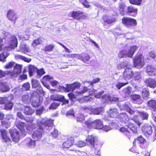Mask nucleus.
I'll use <instances>...</instances> for the list:
<instances>
[{
  "instance_id": "1",
  "label": "nucleus",
  "mask_w": 156,
  "mask_h": 156,
  "mask_svg": "<svg viewBox=\"0 0 156 156\" xmlns=\"http://www.w3.org/2000/svg\"><path fill=\"white\" fill-rule=\"evenodd\" d=\"M53 121L47 118L41 119H39L37 121V124L39 126L37 130L34 131L32 135V137L35 141H38L41 138L43 130L46 128L47 129L49 127H51L53 125Z\"/></svg>"
},
{
  "instance_id": "2",
  "label": "nucleus",
  "mask_w": 156,
  "mask_h": 156,
  "mask_svg": "<svg viewBox=\"0 0 156 156\" xmlns=\"http://www.w3.org/2000/svg\"><path fill=\"white\" fill-rule=\"evenodd\" d=\"M138 48V46L136 45H133L130 47L129 50L128 51L124 50L122 51L119 54V57L120 58L125 57L132 58Z\"/></svg>"
},
{
  "instance_id": "3",
  "label": "nucleus",
  "mask_w": 156,
  "mask_h": 156,
  "mask_svg": "<svg viewBox=\"0 0 156 156\" xmlns=\"http://www.w3.org/2000/svg\"><path fill=\"white\" fill-rule=\"evenodd\" d=\"M122 23L129 29H133L137 24L136 20L127 17H124L122 19Z\"/></svg>"
},
{
  "instance_id": "4",
  "label": "nucleus",
  "mask_w": 156,
  "mask_h": 156,
  "mask_svg": "<svg viewBox=\"0 0 156 156\" xmlns=\"http://www.w3.org/2000/svg\"><path fill=\"white\" fill-rule=\"evenodd\" d=\"M85 124L89 128H93L100 129H102L103 127V122L100 119H97L91 122L90 121H86L85 122Z\"/></svg>"
},
{
  "instance_id": "5",
  "label": "nucleus",
  "mask_w": 156,
  "mask_h": 156,
  "mask_svg": "<svg viewBox=\"0 0 156 156\" xmlns=\"http://www.w3.org/2000/svg\"><path fill=\"white\" fill-rule=\"evenodd\" d=\"M133 61L134 66L139 69L142 68L145 64L144 58L141 55H136Z\"/></svg>"
},
{
  "instance_id": "6",
  "label": "nucleus",
  "mask_w": 156,
  "mask_h": 156,
  "mask_svg": "<svg viewBox=\"0 0 156 156\" xmlns=\"http://www.w3.org/2000/svg\"><path fill=\"white\" fill-rule=\"evenodd\" d=\"M86 141L91 147L95 149H97L99 147L97 137L94 135L88 136L86 139Z\"/></svg>"
},
{
  "instance_id": "7",
  "label": "nucleus",
  "mask_w": 156,
  "mask_h": 156,
  "mask_svg": "<svg viewBox=\"0 0 156 156\" xmlns=\"http://www.w3.org/2000/svg\"><path fill=\"white\" fill-rule=\"evenodd\" d=\"M31 101L33 106L35 108L37 107L40 105V101L39 95L36 91H32L31 92Z\"/></svg>"
},
{
  "instance_id": "8",
  "label": "nucleus",
  "mask_w": 156,
  "mask_h": 156,
  "mask_svg": "<svg viewBox=\"0 0 156 156\" xmlns=\"http://www.w3.org/2000/svg\"><path fill=\"white\" fill-rule=\"evenodd\" d=\"M80 85L81 84L79 83L75 82L72 84H67L66 87H60V89L66 92H69L71 90L73 92L76 89L79 88Z\"/></svg>"
},
{
  "instance_id": "9",
  "label": "nucleus",
  "mask_w": 156,
  "mask_h": 156,
  "mask_svg": "<svg viewBox=\"0 0 156 156\" xmlns=\"http://www.w3.org/2000/svg\"><path fill=\"white\" fill-rule=\"evenodd\" d=\"M128 109L129 110L127 111V112L131 115H133L135 116L134 118L133 119H131V120L135 122L138 126H140L142 123V122H141L140 120H139L138 119V118H136V116L138 115V114L139 113V112L137 110L133 111L130 108ZM139 117H138V118Z\"/></svg>"
},
{
  "instance_id": "10",
  "label": "nucleus",
  "mask_w": 156,
  "mask_h": 156,
  "mask_svg": "<svg viewBox=\"0 0 156 156\" xmlns=\"http://www.w3.org/2000/svg\"><path fill=\"white\" fill-rule=\"evenodd\" d=\"M12 139L13 141L17 142L19 140V130L14 129L10 131Z\"/></svg>"
},
{
  "instance_id": "11",
  "label": "nucleus",
  "mask_w": 156,
  "mask_h": 156,
  "mask_svg": "<svg viewBox=\"0 0 156 156\" xmlns=\"http://www.w3.org/2000/svg\"><path fill=\"white\" fill-rule=\"evenodd\" d=\"M142 129L145 135L147 137L151 135L153 132L152 126L148 124H144L142 127Z\"/></svg>"
},
{
  "instance_id": "12",
  "label": "nucleus",
  "mask_w": 156,
  "mask_h": 156,
  "mask_svg": "<svg viewBox=\"0 0 156 156\" xmlns=\"http://www.w3.org/2000/svg\"><path fill=\"white\" fill-rule=\"evenodd\" d=\"M123 76L126 80H130L133 76L132 70L131 68L126 69L123 73Z\"/></svg>"
},
{
  "instance_id": "13",
  "label": "nucleus",
  "mask_w": 156,
  "mask_h": 156,
  "mask_svg": "<svg viewBox=\"0 0 156 156\" xmlns=\"http://www.w3.org/2000/svg\"><path fill=\"white\" fill-rule=\"evenodd\" d=\"M119 121L123 123H126L130 121L128 116L126 113L123 112L120 114L118 116Z\"/></svg>"
},
{
  "instance_id": "14",
  "label": "nucleus",
  "mask_w": 156,
  "mask_h": 156,
  "mask_svg": "<svg viewBox=\"0 0 156 156\" xmlns=\"http://www.w3.org/2000/svg\"><path fill=\"white\" fill-rule=\"evenodd\" d=\"M132 93V88L130 87H127L124 88L122 91V94L125 98L130 97Z\"/></svg>"
},
{
  "instance_id": "15",
  "label": "nucleus",
  "mask_w": 156,
  "mask_h": 156,
  "mask_svg": "<svg viewBox=\"0 0 156 156\" xmlns=\"http://www.w3.org/2000/svg\"><path fill=\"white\" fill-rule=\"evenodd\" d=\"M87 91V88L86 87H83V90L81 91L78 90H77L76 91H73V92L75 93V94L73 93H69L68 94V96L70 98H72L74 97L75 95L79 96L80 95H82Z\"/></svg>"
},
{
  "instance_id": "16",
  "label": "nucleus",
  "mask_w": 156,
  "mask_h": 156,
  "mask_svg": "<svg viewBox=\"0 0 156 156\" xmlns=\"http://www.w3.org/2000/svg\"><path fill=\"white\" fill-rule=\"evenodd\" d=\"M131 99L134 103L138 105L141 104L143 102L139 94H134L132 95L131 96Z\"/></svg>"
},
{
  "instance_id": "17",
  "label": "nucleus",
  "mask_w": 156,
  "mask_h": 156,
  "mask_svg": "<svg viewBox=\"0 0 156 156\" xmlns=\"http://www.w3.org/2000/svg\"><path fill=\"white\" fill-rule=\"evenodd\" d=\"M146 85L150 87L154 88L156 87V80L151 78H148L145 81Z\"/></svg>"
},
{
  "instance_id": "18",
  "label": "nucleus",
  "mask_w": 156,
  "mask_h": 156,
  "mask_svg": "<svg viewBox=\"0 0 156 156\" xmlns=\"http://www.w3.org/2000/svg\"><path fill=\"white\" fill-rule=\"evenodd\" d=\"M128 14L130 16H135L137 13V8L132 6H128L127 8Z\"/></svg>"
},
{
  "instance_id": "19",
  "label": "nucleus",
  "mask_w": 156,
  "mask_h": 156,
  "mask_svg": "<svg viewBox=\"0 0 156 156\" xmlns=\"http://www.w3.org/2000/svg\"><path fill=\"white\" fill-rule=\"evenodd\" d=\"M71 16L73 18L77 20L83 18L84 16L83 12L80 11H73L72 13Z\"/></svg>"
},
{
  "instance_id": "20",
  "label": "nucleus",
  "mask_w": 156,
  "mask_h": 156,
  "mask_svg": "<svg viewBox=\"0 0 156 156\" xmlns=\"http://www.w3.org/2000/svg\"><path fill=\"white\" fill-rule=\"evenodd\" d=\"M7 16L9 19L11 20H15L17 18L16 13L12 10L8 11Z\"/></svg>"
},
{
  "instance_id": "21",
  "label": "nucleus",
  "mask_w": 156,
  "mask_h": 156,
  "mask_svg": "<svg viewBox=\"0 0 156 156\" xmlns=\"http://www.w3.org/2000/svg\"><path fill=\"white\" fill-rule=\"evenodd\" d=\"M146 142V140L141 136H140L138 137L137 139H135L133 142V145H135L136 143H139L141 144L140 147L142 148H143V146L142 145L144 144Z\"/></svg>"
},
{
  "instance_id": "22",
  "label": "nucleus",
  "mask_w": 156,
  "mask_h": 156,
  "mask_svg": "<svg viewBox=\"0 0 156 156\" xmlns=\"http://www.w3.org/2000/svg\"><path fill=\"white\" fill-rule=\"evenodd\" d=\"M0 132L3 142H6L10 141V139L7 135V131L6 130L3 129H1L0 130Z\"/></svg>"
},
{
  "instance_id": "23",
  "label": "nucleus",
  "mask_w": 156,
  "mask_h": 156,
  "mask_svg": "<svg viewBox=\"0 0 156 156\" xmlns=\"http://www.w3.org/2000/svg\"><path fill=\"white\" fill-rule=\"evenodd\" d=\"M105 22L107 24H111L116 21V18L114 16H105L103 17Z\"/></svg>"
},
{
  "instance_id": "24",
  "label": "nucleus",
  "mask_w": 156,
  "mask_h": 156,
  "mask_svg": "<svg viewBox=\"0 0 156 156\" xmlns=\"http://www.w3.org/2000/svg\"><path fill=\"white\" fill-rule=\"evenodd\" d=\"M43 80H44L47 81H49L50 83L53 87L56 86L58 83V81L55 80H51L53 79V77L51 76H50L48 75H46L43 77Z\"/></svg>"
},
{
  "instance_id": "25",
  "label": "nucleus",
  "mask_w": 156,
  "mask_h": 156,
  "mask_svg": "<svg viewBox=\"0 0 156 156\" xmlns=\"http://www.w3.org/2000/svg\"><path fill=\"white\" fill-rule=\"evenodd\" d=\"M146 70L147 73L150 76H152L156 74V69L151 66H147Z\"/></svg>"
},
{
  "instance_id": "26",
  "label": "nucleus",
  "mask_w": 156,
  "mask_h": 156,
  "mask_svg": "<svg viewBox=\"0 0 156 156\" xmlns=\"http://www.w3.org/2000/svg\"><path fill=\"white\" fill-rule=\"evenodd\" d=\"M109 115L113 118H116L119 116L118 109L115 108H111L109 110Z\"/></svg>"
},
{
  "instance_id": "27",
  "label": "nucleus",
  "mask_w": 156,
  "mask_h": 156,
  "mask_svg": "<svg viewBox=\"0 0 156 156\" xmlns=\"http://www.w3.org/2000/svg\"><path fill=\"white\" fill-rule=\"evenodd\" d=\"M10 87L6 83H0V90L3 92H7L9 90Z\"/></svg>"
},
{
  "instance_id": "28",
  "label": "nucleus",
  "mask_w": 156,
  "mask_h": 156,
  "mask_svg": "<svg viewBox=\"0 0 156 156\" xmlns=\"http://www.w3.org/2000/svg\"><path fill=\"white\" fill-rule=\"evenodd\" d=\"M34 110L29 106H24L23 112L24 114L28 115H31L34 113Z\"/></svg>"
},
{
  "instance_id": "29",
  "label": "nucleus",
  "mask_w": 156,
  "mask_h": 156,
  "mask_svg": "<svg viewBox=\"0 0 156 156\" xmlns=\"http://www.w3.org/2000/svg\"><path fill=\"white\" fill-rule=\"evenodd\" d=\"M36 141L33 140L30 138H27L26 140V142L27 143V146L30 148H33L35 146Z\"/></svg>"
},
{
  "instance_id": "30",
  "label": "nucleus",
  "mask_w": 156,
  "mask_h": 156,
  "mask_svg": "<svg viewBox=\"0 0 156 156\" xmlns=\"http://www.w3.org/2000/svg\"><path fill=\"white\" fill-rule=\"evenodd\" d=\"M22 66L20 65H17L16 63L14 66V70L13 72V75L19 74L20 73Z\"/></svg>"
},
{
  "instance_id": "31",
  "label": "nucleus",
  "mask_w": 156,
  "mask_h": 156,
  "mask_svg": "<svg viewBox=\"0 0 156 156\" xmlns=\"http://www.w3.org/2000/svg\"><path fill=\"white\" fill-rule=\"evenodd\" d=\"M51 99L55 101H62L64 99V97L61 95L54 94L51 96Z\"/></svg>"
},
{
  "instance_id": "32",
  "label": "nucleus",
  "mask_w": 156,
  "mask_h": 156,
  "mask_svg": "<svg viewBox=\"0 0 156 156\" xmlns=\"http://www.w3.org/2000/svg\"><path fill=\"white\" fill-rule=\"evenodd\" d=\"M20 49L21 52L24 53H26L27 52H29L30 51V49L28 46L24 43L21 44L20 47Z\"/></svg>"
},
{
  "instance_id": "33",
  "label": "nucleus",
  "mask_w": 156,
  "mask_h": 156,
  "mask_svg": "<svg viewBox=\"0 0 156 156\" xmlns=\"http://www.w3.org/2000/svg\"><path fill=\"white\" fill-rule=\"evenodd\" d=\"M28 71L30 76H32L35 72L37 70V67L34 65H30L28 67Z\"/></svg>"
},
{
  "instance_id": "34",
  "label": "nucleus",
  "mask_w": 156,
  "mask_h": 156,
  "mask_svg": "<svg viewBox=\"0 0 156 156\" xmlns=\"http://www.w3.org/2000/svg\"><path fill=\"white\" fill-rule=\"evenodd\" d=\"M18 44L16 38L15 37H12L11 38V41L10 43V47L11 48H14L17 46Z\"/></svg>"
},
{
  "instance_id": "35",
  "label": "nucleus",
  "mask_w": 156,
  "mask_h": 156,
  "mask_svg": "<svg viewBox=\"0 0 156 156\" xmlns=\"http://www.w3.org/2000/svg\"><path fill=\"white\" fill-rule=\"evenodd\" d=\"M15 58L16 59H20L23 60L24 62H29L31 60V59L25 56L21 55H17L15 56Z\"/></svg>"
},
{
  "instance_id": "36",
  "label": "nucleus",
  "mask_w": 156,
  "mask_h": 156,
  "mask_svg": "<svg viewBox=\"0 0 156 156\" xmlns=\"http://www.w3.org/2000/svg\"><path fill=\"white\" fill-rule=\"evenodd\" d=\"M149 106L153 109L154 111L156 112V100H151L148 102Z\"/></svg>"
},
{
  "instance_id": "37",
  "label": "nucleus",
  "mask_w": 156,
  "mask_h": 156,
  "mask_svg": "<svg viewBox=\"0 0 156 156\" xmlns=\"http://www.w3.org/2000/svg\"><path fill=\"white\" fill-rule=\"evenodd\" d=\"M73 144V141L70 139H69L63 143L62 147L64 148H67L70 147Z\"/></svg>"
},
{
  "instance_id": "38",
  "label": "nucleus",
  "mask_w": 156,
  "mask_h": 156,
  "mask_svg": "<svg viewBox=\"0 0 156 156\" xmlns=\"http://www.w3.org/2000/svg\"><path fill=\"white\" fill-rule=\"evenodd\" d=\"M21 100L23 102L26 104H29L30 102L31 101L30 98L29 96L27 94L24 95L22 96Z\"/></svg>"
},
{
  "instance_id": "39",
  "label": "nucleus",
  "mask_w": 156,
  "mask_h": 156,
  "mask_svg": "<svg viewBox=\"0 0 156 156\" xmlns=\"http://www.w3.org/2000/svg\"><path fill=\"white\" fill-rule=\"evenodd\" d=\"M149 96V92L148 88L144 89L142 91V96L144 99H147Z\"/></svg>"
},
{
  "instance_id": "40",
  "label": "nucleus",
  "mask_w": 156,
  "mask_h": 156,
  "mask_svg": "<svg viewBox=\"0 0 156 156\" xmlns=\"http://www.w3.org/2000/svg\"><path fill=\"white\" fill-rule=\"evenodd\" d=\"M102 99L104 103H108V101H112L111 97L109 95L104 94L102 97Z\"/></svg>"
},
{
  "instance_id": "41",
  "label": "nucleus",
  "mask_w": 156,
  "mask_h": 156,
  "mask_svg": "<svg viewBox=\"0 0 156 156\" xmlns=\"http://www.w3.org/2000/svg\"><path fill=\"white\" fill-rule=\"evenodd\" d=\"M31 82L32 86L34 88H36L38 87H39L40 85V82L36 79H32Z\"/></svg>"
},
{
  "instance_id": "42",
  "label": "nucleus",
  "mask_w": 156,
  "mask_h": 156,
  "mask_svg": "<svg viewBox=\"0 0 156 156\" xmlns=\"http://www.w3.org/2000/svg\"><path fill=\"white\" fill-rule=\"evenodd\" d=\"M92 92L94 93L95 97L97 98H101V96L103 94L104 91H102L100 92H98L97 90L94 89Z\"/></svg>"
},
{
  "instance_id": "43",
  "label": "nucleus",
  "mask_w": 156,
  "mask_h": 156,
  "mask_svg": "<svg viewBox=\"0 0 156 156\" xmlns=\"http://www.w3.org/2000/svg\"><path fill=\"white\" fill-rule=\"evenodd\" d=\"M80 59H81L84 62L87 63L90 60V57L87 54H85L80 57Z\"/></svg>"
},
{
  "instance_id": "44",
  "label": "nucleus",
  "mask_w": 156,
  "mask_h": 156,
  "mask_svg": "<svg viewBox=\"0 0 156 156\" xmlns=\"http://www.w3.org/2000/svg\"><path fill=\"white\" fill-rule=\"evenodd\" d=\"M66 116L69 118L73 119L75 117L73 109H70L68 111L66 114Z\"/></svg>"
},
{
  "instance_id": "45",
  "label": "nucleus",
  "mask_w": 156,
  "mask_h": 156,
  "mask_svg": "<svg viewBox=\"0 0 156 156\" xmlns=\"http://www.w3.org/2000/svg\"><path fill=\"white\" fill-rule=\"evenodd\" d=\"M42 42V40L40 38H38L37 39L34 40L32 43V45L34 47H36L38 45L41 44Z\"/></svg>"
},
{
  "instance_id": "46",
  "label": "nucleus",
  "mask_w": 156,
  "mask_h": 156,
  "mask_svg": "<svg viewBox=\"0 0 156 156\" xmlns=\"http://www.w3.org/2000/svg\"><path fill=\"white\" fill-rule=\"evenodd\" d=\"M76 120L78 122H82L84 119V115L81 114H77L76 116Z\"/></svg>"
},
{
  "instance_id": "47",
  "label": "nucleus",
  "mask_w": 156,
  "mask_h": 156,
  "mask_svg": "<svg viewBox=\"0 0 156 156\" xmlns=\"http://www.w3.org/2000/svg\"><path fill=\"white\" fill-rule=\"evenodd\" d=\"M9 54L6 52L2 53L0 54V61L3 62H5V59Z\"/></svg>"
},
{
  "instance_id": "48",
  "label": "nucleus",
  "mask_w": 156,
  "mask_h": 156,
  "mask_svg": "<svg viewBox=\"0 0 156 156\" xmlns=\"http://www.w3.org/2000/svg\"><path fill=\"white\" fill-rule=\"evenodd\" d=\"M83 100L85 101H91L95 99L94 97L92 95H89L87 96H85L83 98Z\"/></svg>"
},
{
  "instance_id": "49",
  "label": "nucleus",
  "mask_w": 156,
  "mask_h": 156,
  "mask_svg": "<svg viewBox=\"0 0 156 156\" xmlns=\"http://www.w3.org/2000/svg\"><path fill=\"white\" fill-rule=\"evenodd\" d=\"M102 111V109L101 108H97L95 109H92L90 114H92L94 115H98Z\"/></svg>"
},
{
  "instance_id": "50",
  "label": "nucleus",
  "mask_w": 156,
  "mask_h": 156,
  "mask_svg": "<svg viewBox=\"0 0 156 156\" xmlns=\"http://www.w3.org/2000/svg\"><path fill=\"white\" fill-rule=\"evenodd\" d=\"M143 0H129V2L132 4L139 5L142 1Z\"/></svg>"
},
{
  "instance_id": "51",
  "label": "nucleus",
  "mask_w": 156,
  "mask_h": 156,
  "mask_svg": "<svg viewBox=\"0 0 156 156\" xmlns=\"http://www.w3.org/2000/svg\"><path fill=\"white\" fill-rule=\"evenodd\" d=\"M13 107V104L9 101L7 102L5 106L4 109L6 110H11Z\"/></svg>"
},
{
  "instance_id": "52",
  "label": "nucleus",
  "mask_w": 156,
  "mask_h": 156,
  "mask_svg": "<svg viewBox=\"0 0 156 156\" xmlns=\"http://www.w3.org/2000/svg\"><path fill=\"white\" fill-rule=\"evenodd\" d=\"M133 76L135 80H138L141 78L140 73L138 72H135L133 73Z\"/></svg>"
},
{
  "instance_id": "53",
  "label": "nucleus",
  "mask_w": 156,
  "mask_h": 156,
  "mask_svg": "<svg viewBox=\"0 0 156 156\" xmlns=\"http://www.w3.org/2000/svg\"><path fill=\"white\" fill-rule=\"evenodd\" d=\"M128 62H121L118 65V68L120 69L122 68H124L125 67H126L128 65Z\"/></svg>"
},
{
  "instance_id": "54",
  "label": "nucleus",
  "mask_w": 156,
  "mask_h": 156,
  "mask_svg": "<svg viewBox=\"0 0 156 156\" xmlns=\"http://www.w3.org/2000/svg\"><path fill=\"white\" fill-rule=\"evenodd\" d=\"M140 115L142 118V120L147 119L148 118V114L146 112H140L138 114V115Z\"/></svg>"
},
{
  "instance_id": "55",
  "label": "nucleus",
  "mask_w": 156,
  "mask_h": 156,
  "mask_svg": "<svg viewBox=\"0 0 156 156\" xmlns=\"http://www.w3.org/2000/svg\"><path fill=\"white\" fill-rule=\"evenodd\" d=\"M100 80V79L99 78H96L94 79L93 81H90V82H84V81H83V83H84L85 84V85H87V83H89L90 85H93L94 83H97Z\"/></svg>"
},
{
  "instance_id": "56",
  "label": "nucleus",
  "mask_w": 156,
  "mask_h": 156,
  "mask_svg": "<svg viewBox=\"0 0 156 156\" xmlns=\"http://www.w3.org/2000/svg\"><path fill=\"white\" fill-rule=\"evenodd\" d=\"M30 88V84L28 83L27 82L24 83L22 85V89L23 90L27 91L29 90Z\"/></svg>"
},
{
  "instance_id": "57",
  "label": "nucleus",
  "mask_w": 156,
  "mask_h": 156,
  "mask_svg": "<svg viewBox=\"0 0 156 156\" xmlns=\"http://www.w3.org/2000/svg\"><path fill=\"white\" fill-rule=\"evenodd\" d=\"M15 123L16 126L19 129H22L24 126V123L23 122H18L17 120H16Z\"/></svg>"
},
{
  "instance_id": "58",
  "label": "nucleus",
  "mask_w": 156,
  "mask_h": 156,
  "mask_svg": "<svg viewBox=\"0 0 156 156\" xmlns=\"http://www.w3.org/2000/svg\"><path fill=\"white\" fill-rule=\"evenodd\" d=\"M124 37L126 39L133 40L135 39V37L133 34L131 33H128L125 34Z\"/></svg>"
},
{
  "instance_id": "59",
  "label": "nucleus",
  "mask_w": 156,
  "mask_h": 156,
  "mask_svg": "<svg viewBox=\"0 0 156 156\" xmlns=\"http://www.w3.org/2000/svg\"><path fill=\"white\" fill-rule=\"evenodd\" d=\"M128 83V82H126L125 83L119 82L115 85V86L119 90L122 87L126 85Z\"/></svg>"
},
{
  "instance_id": "60",
  "label": "nucleus",
  "mask_w": 156,
  "mask_h": 156,
  "mask_svg": "<svg viewBox=\"0 0 156 156\" xmlns=\"http://www.w3.org/2000/svg\"><path fill=\"white\" fill-rule=\"evenodd\" d=\"M59 105L58 103L54 102L51 103L50 106V109H56Z\"/></svg>"
},
{
  "instance_id": "61",
  "label": "nucleus",
  "mask_w": 156,
  "mask_h": 156,
  "mask_svg": "<svg viewBox=\"0 0 156 156\" xmlns=\"http://www.w3.org/2000/svg\"><path fill=\"white\" fill-rule=\"evenodd\" d=\"M2 124L3 127L6 128H9L10 126V123L9 121H3L2 122Z\"/></svg>"
},
{
  "instance_id": "62",
  "label": "nucleus",
  "mask_w": 156,
  "mask_h": 156,
  "mask_svg": "<svg viewBox=\"0 0 156 156\" xmlns=\"http://www.w3.org/2000/svg\"><path fill=\"white\" fill-rule=\"evenodd\" d=\"M54 47V45L53 44H50L45 47V50L47 51H51L53 50Z\"/></svg>"
},
{
  "instance_id": "63",
  "label": "nucleus",
  "mask_w": 156,
  "mask_h": 156,
  "mask_svg": "<svg viewBox=\"0 0 156 156\" xmlns=\"http://www.w3.org/2000/svg\"><path fill=\"white\" fill-rule=\"evenodd\" d=\"M37 72L38 77H40L42 75L45 73L44 69H38L37 71Z\"/></svg>"
},
{
  "instance_id": "64",
  "label": "nucleus",
  "mask_w": 156,
  "mask_h": 156,
  "mask_svg": "<svg viewBox=\"0 0 156 156\" xmlns=\"http://www.w3.org/2000/svg\"><path fill=\"white\" fill-rule=\"evenodd\" d=\"M16 63L14 62H10L5 66L6 69H10L14 67Z\"/></svg>"
}]
</instances>
